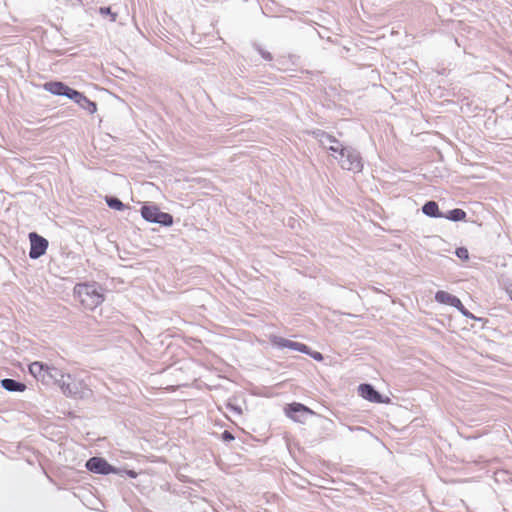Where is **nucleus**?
Listing matches in <instances>:
<instances>
[{"instance_id":"obj_9","label":"nucleus","mask_w":512,"mask_h":512,"mask_svg":"<svg viewBox=\"0 0 512 512\" xmlns=\"http://www.w3.org/2000/svg\"><path fill=\"white\" fill-rule=\"evenodd\" d=\"M273 345L278 348H288L294 351H298L304 354H309V347L303 343L292 341L283 337L275 336L272 339Z\"/></svg>"},{"instance_id":"obj_11","label":"nucleus","mask_w":512,"mask_h":512,"mask_svg":"<svg viewBox=\"0 0 512 512\" xmlns=\"http://www.w3.org/2000/svg\"><path fill=\"white\" fill-rule=\"evenodd\" d=\"M359 395L373 403H384L382 395L374 388L373 385L368 383L360 384L358 387Z\"/></svg>"},{"instance_id":"obj_7","label":"nucleus","mask_w":512,"mask_h":512,"mask_svg":"<svg viewBox=\"0 0 512 512\" xmlns=\"http://www.w3.org/2000/svg\"><path fill=\"white\" fill-rule=\"evenodd\" d=\"M85 467L92 473L100 475H108L111 473H118V468L110 465L102 457H91L87 460Z\"/></svg>"},{"instance_id":"obj_25","label":"nucleus","mask_w":512,"mask_h":512,"mask_svg":"<svg viewBox=\"0 0 512 512\" xmlns=\"http://www.w3.org/2000/svg\"><path fill=\"white\" fill-rule=\"evenodd\" d=\"M314 360H317V361H322L323 360V355L320 353V352H317V351H313L311 352L309 350V354Z\"/></svg>"},{"instance_id":"obj_20","label":"nucleus","mask_w":512,"mask_h":512,"mask_svg":"<svg viewBox=\"0 0 512 512\" xmlns=\"http://www.w3.org/2000/svg\"><path fill=\"white\" fill-rule=\"evenodd\" d=\"M456 256L461 260H468L469 253L465 247H459L455 251Z\"/></svg>"},{"instance_id":"obj_13","label":"nucleus","mask_w":512,"mask_h":512,"mask_svg":"<svg viewBox=\"0 0 512 512\" xmlns=\"http://www.w3.org/2000/svg\"><path fill=\"white\" fill-rule=\"evenodd\" d=\"M1 387L9 392H23L26 390V385L23 382L11 378L2 379Z\"/></svg>"},{"instance_id":"obj_14","label":"nucleus","mask_w":512,"mask_h":512,"mask_svg":"<svg viewBox=\"0 0 512 512\" xmlns=\"http://www.w3.org/2000/svg\"><path fill=\"white\" fill-rule=\"evenodd\" d=\"M312 135L318 140L320 145L328 150L329 145L335 142V137L328 134L327 132L317 129L312 131Z\"/></svg>"},{"instance_id":"obj_1","label":"nucleus","mask_w":512,"mask_h":512,"mask_svg":"<svg viewBox=\"0 0 512 512\" xmlns=\"http://www.w3.org/2000/svg\"><path fill=\"white\" fill-rule=\"evenodd\" d=\"M43 88L56 96H65L75 103H77L82 109L87 110L90 114H94L97 111V105L95 102L89 100L83 93L70 88L61 81H49L44 83Z\"/></svg>"},{"instance_id":"obj_18","label":"nucleus","mask_w":512,"mask_h":512,"mask_svg":"<svg viewBox=\"0 0 512 512\" xmlns=\"http://www.w3.org/2000/svg\"><path fill=\"white\" fill-rule=\"evenodd\" d=\"M347 148L348 147L343 146L342 143L335 138V142L329 145L328 150L334 154H337L336 156H341L342 150H347Z\"/></svg>"},{"instance_id":"obj_15","label":"nucleus","mask_w":512,"mask_h":512,"mask_svg":"<svg viewBox=\"0 0 512 512\" xmlns=\"http://www.w3.org/2000/svg\"><path fill=\"white\" fill-rule=\"evenodd\" d=\"M422 212L426 216L431 217V218H442L443 217V214L440 212L437 202L432 201V200L427 201L422 206Z\"/></svg>"},{"instance_id":"obj_23","label":"nucleus","mask_w":512,"mask_h":512,"mask_svg":"<svg viewBox=\"0 0 512 512\" xmlns=\"http://www.w3.org/2000/svg\"><path fill=\"white\" fill-rule=\"evenodd\" d=\"M119 475L123 476L124 474L129 476L130 478H136L137 477V473L134 471V470H126V469H123V470H120L118 469V473Z\"/></svg>"},{"instance_id":"obj_27","label":"nucleus","mask_w":512,"mask_h":512,"mask_svg":"<svg viewBox=\"0 0 512 512\" xmlns=\"http://www.w3.org/2000/svg\"><path fill=\"white\" fill-rule=\"evenodd\" d=\"M231 408H232L233 410H235L237 413H240V412H241V409H240V408H238V407L231 406Z\"/></svg>"},{"instance_id":"obj_10","label":"nucleus","mask_w":512,"mask_h":512,"mask_svg":"<svg viewBox=\"0 0 512 512\" xmlns=\"http://www.w3.org/2000/svg\"><path fill=\"white\" fill-rule=\"evenodd\" d=\"M286 415L296 422H303V416L311 414L312 411L301 403H291L285 408Z\"/></svg>"},{"instance_id":"obj_16","label":"nucleus","mask_w":512,"mask_h":512,"mask_svg":"<svg viewBox=\"0 0 512 512\" xmlns=\"http://www.w3.org/2000/svg\"><path fill=\"white\" fill-rule=\"evenodd\" d=\"M443 218L453 222L462 221L466 218V212L463 209L454 208L449 210L446 214H443Z\"/></svg>"},{"instance_id":"obj_22","label":"nucleus","mask_w":512,"mask_h":512,"mask_svg":"<svg viewBox=\"0 0 512 512\" xmlns=\"http://www.w3.org/2000/svg\"><path fill=\"white\" fill-rule=\"evenodd\" d=\"M221 439L224 442H230V441H233L235 439V437H234V435L230 431L225 430L221 434Z\"/></svg>"},{"instance_id":"obj_5","label":"nucleus","mask_w":512,"mask_h":512,"mask_svg":"<svg viewBox=\"0 0 512 512\" xmlns=\"http://www.w3.org/2000/svg\"><path fill=\"white\" fill-rule=\"evenodd\" d=\"M338 160L342 169L359 173L363 169L362 157L355 148L349 147L347 150H342L341 156H334Z\"/></svg>"},{"instance_id":"obj_24","label":"nucleus","mask_w":512,"mask_h":512,"mask_svg":"<svg viewBox=\"0 0 512 512\" xmlns=\"http://www.w3.org/2000/svg\"><path fill=\"white\" fill-rule=\"evenodd\" d=\"M457 310H459L462 315L470 318H474V316L464 307V305L461 303V306L458 305V307H455Z\"/></svg>"},{"instance_id":"obj_6","label":"nucleus","mask_w":512,"mask_h":512,"mask_svg":"<svg viewBox=\"0 0 512 512\" xmlns=\"http://www.w3.org/2000/svg\"><path fill=\"white\" fill-rule=\"evenodd\" d=\"M141 216L148 222L160 224L164 227L173 225V216L162 212L156 205H143L141 207Z\"/></svg>"},{"instance_id":"obj_2","label":"nucleus","mask_w":512,"mask_h":512,"mask_svg":"<svg viewBox=\"0 0 512 512\" xmlns=\"http://www.w3.org/2000/svg\"><path fill=\"white\" fill-rule=\"evenodd\" d=\"M59 378L61 379H58L56 385L59 386L65 396L75 399H86L92 396V390L82 379L63 372H61Z\"/></svg>"},{"instance_id":"obj_4","label":"nucleus","mask_w":512,"mask_h":512,"mask_svg":"<svg viewBox=\"0 0 512 512\" xmlns=\"http://www.w3.org/2000/svg\"><path fill=\"white\" fill-rule=\"evenodd\" d=\"M75 290L81 303L90 310H93L104 301L103 295L95 284H80Z\"/></svg>"},{"instance_id":"obj_26","label":"nucleus","mask_w":512,"mask_h":512,"mask_svg":"<svg viewBox=\"0 0 512 512\" xmlns=\"http://www.w3.org/2000/svg\"><path fill=\"white\" fill-rule=\"evenodd\" d=\"M506 290H507V292H508V294H509V296H510V298L512 300V283L510 285H508Z\"/></svg>"},{"instance_id":"obj_17","label":"nucleus","mask_w":512,"mask_h":512,"mask_svg":"<svg viewBox=\"0 0 512 512\" xmlns=\"http://www.w3.org/2000/svg\"><path fill=\"white\" fill-rule=\"evenodd\" d=\"M106 203L109 208L117 211H123L126 208V205L119 198L114 196H107Z\"/></svg>"},{"instance_id":"obj_3","label":"nucleus","mask_w":512,"mask_h":512,"mask_svg":"<svg viewBox=\"0 0 512 512\" xmlns=\"http://www.w3.org/2000/svg\"><path fill=\"white\" fill-rule=\"evenodd\" d=\"M29 372L37 380L49 386L56 385L58 379H60L59 377L61 376L62 370L36 361L29 365Z\"/></svg>"},{"instance_id":"obj_19","label":"nucleus","mask_w":512,"mask_h":512,"mask_svg":"<svg viewBox=\"0 0 512 512\" xmlns=\"http://www.w3.org/2000/svg\"><path fill=\"white\" fill-rule=\"evenodd\" d=\"M99 13L102 15V16H110L111 17V21L114 22L116 20V17H117V14L116 13H113L111 11V8L110 7H100L99 8Z\"/></svg>"},{"instance_id":"obj_8","label":"nucleus","mask_w":512,"mask_h":512,"mask_svg":"<svg viewBox=\"0 0 512 512\" xmlns=\"http://www.w3.org/2000/svg\"><path fill=\"white\" fill-rule=\"evenodd\" d=\"M30 250L29 257L31 259H38L46 253L48 248V240L40 236L36 232L29 233Z\"/></svg>"},{"instance_id":"obj_21","label":"nucleus","mask_w":512,"mask_h":512,"mask_svg":"<svg viewBox=\"0 0 512 512\" xmlns=\"http://www.w3.org/2000/svg\"><path fill=\"white\" fill-rule=\"evenodd\" d=\"M257 51L260 53V55L263 57V59L270 61L272 60V55L270 52H267L263 50L259 45H255Z\"/></svg>"},{"instance_id":"obj_12","label":"nucleus","mask_w":512,"mask_h":512,"mask_svg":"<svg viewBox=\"0 0 512 512\" xmlns=\"http://www.w3.org/2000/svg\"><path fill=\"white\" fill-rule=\"evenodd\" d=\"M435 300L438 303L446 304L452 307H458V305L461 306V300L458 297L442 290H439L435 293Z\"/></svg>"}]
</instances>
